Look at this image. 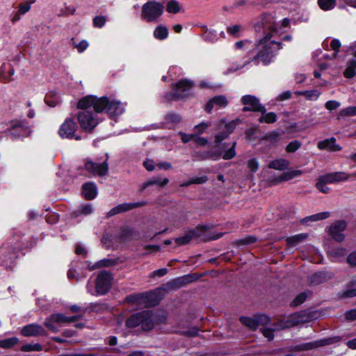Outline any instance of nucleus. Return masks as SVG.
<instances>
[{
    "instance_id": "obj_1",
    "label": "nucleus",
    "mask_w": 356,
    "mask_h": 356,
    "mask_svg": "<svg viewBox=\"0 0 356 356\" xmlns=\"http://www.w3.org/2000/svg\"><path fill=\"white\" fill-rule=\"evenodd\" d=\"M290 19L287 17L277 21L272 13L261 14L254 22L257 32H262L263 35L257 44V54L252 60L255 65L262 62L264 65L269 64L277 52L282 49V41H291L292 37L286 35L282 38L286 29L290 27Z\"/></svg>"
},
{
    "instance_id": "obj_2",
    "label": "nucleus",
    "mask_w": 356,
    "mask_h": 356,
    "mask_svg": "<svg viewBox=\"0 0 356 356\" xmlns=\"http://www.w3.org/2000/svg\"><path fill=\"white\" fill-rule=\"evenodd\" d=\"M76 107L81 110L77 113L79 123L87 132H92L99 124L97 113H106L114 118L124 112V105L121 102L105 96H84L78 101Z\"/></svg>"
},
{
    "instance_id": "obj_3",
    "label": "nucleus",
    "mask_w": 356,
    "mask_h": 356,
    "mask_svg": "<svg viewBox=\"0 0 356 356\" xmlns=\"http://www.w3.org/2000/svg\"><path fill=\"white\" fill-rule=\"evenodd\" d=\"M211 227L209 225H200L193 229L187 231L184 236L179 237V245L188 244L192 240L197 241L200 239L206 242L211 240H216L222 236V233L206 234L207 231L210 229Z\"/></svg>"
},
{
    "instance_id": "obj_4",
    "label": "nucleus",
    "mask_w": 356,
    "mask_h": 356,
    "mask_svg": "<svg viewBox=\"0 0 356 356\" xmlns=\"http://www.w3.org/2000/svg\"><path fill=\"white\" fill-rule=\"evenodd\" d=\"M176 288L175 283H168L163 285L162 287L155 289L153 291L148 292L143 294H137L134 296H129L127 298L129 302H137L140 298L144 299L146 302H149L152 305H158L159 301L162 299L165 293H168Z\"/></svg>"
},
{
    "instance_id": "obj_5",
    "label": "nucleus",
    "mask_w": 356,
    "mask_h": 356,
    "mask_svg": "<svg viewBox=\"0 0 356 356\" xmlns=\"http://www.w3.org/2000/svg\"><path fill=\"white\" fill-rule=\"evenodd\" d=\"M164 9L163 3L155 0L147 1L142 6L141 19L147 23H156L163 15Z\"/></svg>"
},
{
    "instance_id": "obj_6",
    "label": "nucleus",
    "mask_w": 356,
    "mask_h": 356,
    "mask_svg": "<svg viewBox=\"0 0 356 356\" xmlns=\"http://www.w3.org/2000/svg\"><path fill=\"white\" fill-rule=\"evenodd\" d=\"M236 50L238 51V54H241L245 51L246 55L245 56L243 60L239 62L236 66H232L230 69H229L228 72H235L236 70L243 69L247 67L249 65H256L252 60L254 56H257V52L254 54L251 49L252 47L251 42L248 40H241L238 41L234 44ZM256 51H257V49L256 48Z\"/></svg>"
},
{
    "instance_id": "obj_7",
    "label": "nucleus",
    "mask_w": 356,
    "mask_h": 356,
    "mask_svg": "<svg viewBox=\"0 0 356 356\" xmlns=\"http://www.w3.org/2000/svg\"><path fill=\"white\" fill-rule=\"evenodd\" d=\"M152 314L150 310L135 313L126 321V325L134 328L140 325L143 330L149 331L154 327Z\"/></svg>"
},
{
    "instance_id": "obj_8",
    "label": "nucleus",
    "mask_w": 356,
    "mask_h": 356,
    "mask_svg": "<svg viewBox=\"0 0 356 356\" xmlns=\"http://www.w3.org/2000/svg\"><path fill=\"white\" fill-rule=\"evenodd\" d=\"M341 339V337L337 336L333 337H329L314 342H309L302 343L294 347H291L289 350L291 351H304L312 350L318 347L325 346L327 345L332 344L340 341Z\"/></svg>"
},
{
    "instance_id": "obj_9",
    "label": "nucleus",
    "mask_w": 356,
    "mask_h": 356,
    "mask_svg": "<svg viewBox=\"0 0 356 356\" xmlns=\"http://www.w3.org/2000/svg\"><path fill=\"white\" fill-rule=\"evenodd\" d=\"M108 157L102 163L86 160L84 164L85 170L94 176L104 177L108 172Z\"/></svg>"
},
{
    "instance_id": "obj_10",
    "label": "nucleus",
    "mask_w": 356,
    "mask_h": 356,
    "mask_svg": "<svg viewBox=\"0 0 356 356\" xmlns=\"http://www.w3.org/2000/svg\"><path fill=\"white\" fill-rule=\"evenodd\" d=\"M112 277L106 271H101L97 277L95 284V291L98 295H104L111 289Z\"/></svg>"
},
{
    "instance_id": "obj_11",
    "label": "nucleus",
    "mask_w": 356,
    "mask_h": 356,
    "mask_svg": "<svg viewBox=\"0 0 356 356\" xmlns=\"http://www.w3.org/2000/svg\"><path fill=\"white\" fill-rule=\"evenodd\" d=\"M78 128L77 124L71 118H67L61 124L59 129V135L64 138H73L79 140L81 139L79 136H75V131Z\"/></svg>"
},
{
    "instance_id": "obj_12",
    "label": "nucleus",
    "mask_w": 356,
    "mask_h": 356,
    "mask_svg": "<svg viewBox=\"0 0 356 356\" xmlns=\"http://www.w3.org/2000/svg\"><path fill=\"white\" fill-rule=\"evenodd\" d=\"M241 102L245 106L243 111L260 112L262 114L266 113V108L259 103V100L252 95H245L241 98Z\"/></svg>"
},
{
    "instance_id": "obj_13",
    "label": "nucleus",
    "mask_w": 356,
    "mask_h": 356,
    "mask_svg": "<svg viewBox=\"0 0 356 356\" xmlns=\"http://www.w3.org/2000/svg\"><path fill=\"white\" fill-rule=\"evenodd\" d=\"M346 227L347 224L345 220H337L330 226L329 234L334 241L341 242L344 240V235L342 232Z\"/></svg>"
},
{
    "instance_id": "obj_14",
    "label": "nucleus",
    "mask_w": 356,
    "mask_h": 356,
    "mask_svg": "<svg viewBox=\"0 0 356 356\" xmlns=\"http://www.w3.org/2000/svg\"><path fill=\"white\" fill-rule=\"evenodd\" d=\"M8 133L14 138L24 137L29 134V129L22 122L13 120L8 129Z\"/></svg>"
},
{
    "instance_id": "obj_15",
    "label": "nucleus",
    "mask_w": 356,
    "mask_h": 356,
    "mask_svg": "<svg viewBox=\"0 0 356 356\" xmlns=\"http://www.w3.org/2000/svg\"><path fill=\"white\" fill-rule=\"evenodd\" d=\"M55 323L60 325L68 323L67 316L60 313L53 314L46 318L44 321V325L49 330H50L53 332H57L58 331V329L56 325H54Z\"/></svg>"
},
{
    "instance_id": "obj_16",
    "label": "nucleus",
    "mask_w": 356,
    "mask_h": 356,
    "mask_svg": "<svg viewBox=\"0 0 356 356\" xmlns=\"http://www.w3.org/2000/svg\"><path fill=\"white\" fill-rule=\"evenodd\" d=\"M146 202L144 201L138 202H129V203H122L120 204L118 206L113 208L108 213V215L109 216H114L120 213L126 212L130 210H132L137 207H140L145 206Z\"/></svg>"
},
{
    "instance_id": "obj_17",
    "label": "nucleus",
    "mask_w": 356,
    "mask_h": 356,
    "mask_svg": "<svg viewBox=\"0 0 356 356\" xmlns=\"http://www.w3.org/2000/svg\"><path fill=\"white\" fill-rule=\"evenodd\" d=\"M228 101L224 95H217L211 98L205 105V111L211 113L213 108H225L227 106Z\"/></svg>"
},
{
    "instance_id": "obj_18",
    "label": "nucleus",
    "mask_w": 356,
    "mask_h": 356,
    "mask_svg": "<svg viewBox=\"0 0 356 356\" xmlns=\"http://www.w3.org/2000/svg\"><path fill=\"white\" fill-rule=\"evenodd\" d=\"M35 2V0H28L24 3H19L17 10L11 19V22L15 24L20 20L21 16L27 13L31 8V5Z\"/></svg>"
},
{
    "instance_id": "obj_19",
    "label": "nucleus",
    "mask_w": 356,
    "mask_h": 356,
    "mask_svg": "<svg viewBox=\"0 0 356 356\" xmlns=\"http://www.w3.org/2000/svg\"><path fill=\"white\" fill-rule=\"evenodd\" d=\"M46 334L44 328L38 324H29L22 330V334L24 337H36Z\"/></svg>"
},
{
    "instance_id": "obj_20",
    "label": "nucleus",
    "mask_w": 356,
    "mask_h": 356,
    "mask_svg": "<svg viewBox=\"0 0 356 356\" xmlns=\"http://www.w3.org/2000/svg\"><path fill=\"white\" fill-rule=\"evenodd\" d=\"M327 184L337 183L341 181L346 180L347 176L344 172H336L326 174L320 177Z\"/></svg>"
},
{
    "instance_id": "obj_21",
    "label": "nucleus",
    "mask_w": 356,
    "mask_h": 356,
    "mask_svg": "<svg viewBox=\"0 0 356 356\" xmlns=\"http://www.w3.org/2000/svg\"><path fill=\"white\" fill-rule=\"evenodd\" d=\"M333 277L332 273L328 272H317L312 274L309 278L311 284L318 285L330 280Z\"/></svg>"
},
{
    "instance_id": "obj_22",
    "label": "nucleus",
    "mask_w": 356,
    "mask_h": 356,
    "mask_svg": "<svg viewBox=\"0 0 356 356\" xmlns=\"http://www.w3.org/2000/svg\"><path fill=\"white\" fill-rule=\"evenodd\" d=\"M177 67L172 66L169 68L167 76H163V81H170L171 89H178V79L176 75Z\"/></svg>"
},
{
    "instance_id": "obj_23",
    "label": "nucleus",
    "mask_w": 356,
    "mask_h": 356,
    "mask_svg": "<svg viewBox=\"0 0 356 356\" xmlns=\"http://www.w3.org/2000/svg\"><path fill=\"white\" fill-rule=\"evenodd\" d=\"M82 193L87 200L94 199L97 194L96 185L92 182L83 184L82 186Z\"/></svg>"
},
{
    "instance_id": "obj_24",
    "label": "nucleus",
    "mask_w": 356,
    "mask_h": 356,
    "mask_svg": "<svg viewBox=\"0 0 356 356\" xmlns=\"http://www.w3.org/2000/svg\"><path fill=\"white\" fill-rule=\"evenodd\" d=\"M169 182V179L168 178H163L162 179L160 177H152L145 181L141 186L140 190L144 191L145 188H147L148 186H164Z\"/></svg>"
},
{
    "instance_id": "obj_25",
    "label": "nucleus",
    "mask_w": 356,
    "mask_h": 356,
    "mask_svg": "<svg viewBox=\"0 0 356 356\" xmlns=\"http://www.w3.org/2000/svg\"><path fill=\"white\" fill-rule=\"evenodd\" d=\"M335 138L326 139L318 143V147L321 149H328L330 151L335 152L341 149V147L335 144Z\"/></svg>"
},
{
    "instance_id": "obj_26",
    "label": "nucleus",
    "mask_w": 356,
    "mask_h": 356,
    "mask_svg": "<svg viewBox=\"0 0 356 356\" xmlns=\"http://www.w3.org/2000/svg\"><path fill=\"white\" fill-rule=\"evenodd\" d=\"M300 321V324H303L305 323H308L314 319L317 318L318 314L316 312H307V311H301L299 312H296Z\"/></svg>"
},
{
    "instance_id": "obj_27",
    "label": "nucleus",
    "mask_w": 356,
    "mask_h": 356,
    "mask_svg": "<svg viewBox=\"0 0 356 356\" xmlns=\"http://www.w3.org/2000/svg\"><path fill=\"white\" fill-rule=\"evenodd\" d=\"M44 102L48 106L54 107L59 103L60 97L56 90H49L45 95Z\"/></svg>"
},
{
    "instance_id": "obj_28",
    "label": "nucleus",
    "mask_w": 356,
    "mask_h": 356,
    "mask_svg": "<svg viewBox=\"0 0 356 356\" xmlns=\"http://www.w3.org/2000/svg\"><path fill=\"white\" fill-rule=\"evenodd\" d=\"M355 58L350 59L347 63V67L344 71V76L346 78H352L356 72V50L354 52Z\"/></svg>"
},
{
    "instance_id": "obj_29",
    "label": "nucleus",
    "mask_w": 356,
    "mask_h": 356,
    "mask_svg": "<svg viewBox=\"0 0 356 356\" xmlns=\"http://www.w3.org/2000/svg\"><path fill=\"white\" fill-rule=\"evenodd\" d=\"M15 74V70L13 67L8 65L6 66L5 64H3L1 69V78L4 81H9L10 80H13V76Z\"/></svg>"
},
{
    "instance_id": "obj_30",
    "label": "nucleus",
    "mask_w": 356,
    "mask_h": 356,
    "mask_svg": "<svg viewBox=\"0 0 356 356\" xmlns=\"http://www.w3.org/2000/svg\"><path fill=\"white\" fill-rule=\"evenodd\" d=\"M289 165V161L286 159H280L271 161L268 164V168L271 169L282 170L286 169Z\"/></svg>"
},
{
    "instance_id": "obj_31",
    "label": "nucleus",
    "mask_w": 356,
    "mask_h": 356,
    "mask_svg": "<svg viewBox=\"0 0 356 356\" xmlns=\"http://www.w3.org/2000/svg\"><path fill=\"white\" fill-rule=\"evenodd\" d=\"M239 321L243 325L252 331H255L258 327L255 317L250 318L248 316H241L240 317Z\"/></svg>"
},
{
    "instance_id": "obj_32",
    "label": "nucleus",
    "mask_w": 356,
    "mask_h": 356,
    "mask_svg": "<svg viewBox=\"0 0 356 356\" xmlns=\"http://www.w3.org/2000/svg\"><path fill=\"white\" fill-rule=\"evenodd\" d=\"M219 35L222 38H225V33L221 31L220 33H218L216 31L210 29L206 31L204 33V39L209 42L216 41L219 38Z\"/></svg>"
},
{
    "instance_id": "obj_33",
    "label": "nucleus",
    "mask_w": 356,
    "mask_h": 356,
    "mask_svg": "<svg viewBox=\"0 0 356 356\" xmlns=\"http://www.w3.org/2000/svg\"><path fill=\"white\" fill-rule=\"evenodd\" d=\"M312 292L306 291L298 294L295 299L291 302L290 306L292 307H296L297 306L303 303L309 295H311Z\"/></svg>"
},
{
    "instance_id": "obj_34",
    "label": "nucleus",
    "mask_w": 356,
    "mask_h": 356,
    "mask_svg": "<svg viewBox=\"0 0 356 356\" xmlns=\"http://www.w3.org/2000/svg\"><path fill=\"white\" fill-rule=\"evenodd\" d=\"M200 276L197 273H191L182 277H179V287L186 286L198 280Z\"/></svg>"
},
{
    "instance_id": "obj_35",
    "label": "nucleus",
    "mask_w": 356,
    "mask_h": 356,
    "mask_svg": "<svg viewBox=\"0 0 356 356\" xmlns=\"http://www.w3.org/2000/svg\"><path fill=\"white\" fill-rule=\"evenodd\" d=\"M168 29L162 25H159L156 27L154 31V36L158 40H163L168 37Z\"/></svg>"
},
{
    "instance_id": "obj_36",
    "label": "nucleus",
    "mask_w": 356,
    "mask_h": 356,
    "mask_svg": "<svg viewBox=\"0 0 356 356\" xmlns=\"http://www.w3.org/2000/svg\"><path fill=\"white\" fill-rule=\"evenodd\" d=\"M284 325L281 328H289L300 324L296 313L291 314L286 320L283 321Z\"/></svg>"
},
{
    "instance_id": "obj_37",
    "label": "nucleus",
    "mask_w": 356,
    "mask_h": 356,
    "mask_svg": "<svg viewBox=\"0 0 356 356\" xmlns=\"http://www.w3.org/2000/svg\"><path fill=\"white\" fill-rule=\"evenodd\" d=\"M307 237V234H301L287 238L286 243L290 246H295L300 241L305 240Z\"/></svg>"
},
{
    "instance_id": "obj_38",
    "label": "nucleus",
    "mask_w": 356,
    "mask_h": 356,
    "mask_svg": "<svg viewBox=\"0 0 356 356\" xmlns=\"http://www.w3.org/2000/svg\"><path fill=\"white\" fill-rule=\"evenodd\" d=\"M318 4L321 9L330 10L335 7L336 0H318Z\"/></svg>"
},
{
    "instance_id": "obj_39",
    "label": "nucleus",
    "mask_w": 356,
    "mask_h": 356,
    "mask_svg": "<svg viewBox=\"0 0 356 356\" xmlns=\"http://www.w3.org/2000/svg\"><path fill=\"white\" fill-rule=\"evenodd\" d=\"M277 121V115L273 112L265 113L259 118V122L273 123Z\"/></svg>"
},
{
    "instance_id": "obj_40",
    "label": "nucleus",
    "mask_w": 356,
    "mask_h": 356,
    "mask_svg": "<svg viewBox=\"0 0 356 356\" xmlns=\"http://www.w3.org/2000/svg\"><path fill=\"white\" fill-rule=\"evenodd\" d=\"M19 342L17 337H11L3 340H0V348H10L15 346Z\"/></svg>"
},
{
    "instance_id": "obj_41",
    "label": "nucleus",
    "mask_w": 356,
    "mask_h": 356,
    "mask_svg": "<svg viewBox=\"0 0 356 356\" xmlns=\"http://www.w3.org/2000/svg\"><path fill=\"white\" fill-rule=\"evenodd\" d=\"M92 211L93 208L92 207V204H86L80 205L78 209L76 211H74V213H76V216H79L80 214L89 215L92 213Z\"/></svg>"
},
{
    "instance_id": "obj_42",
    "label": "nucleus",
    "mask_w": 356,
    "mask_h": 356,
    "mask_svg": "<svg viewBox=\"0 0 356 356\" xmlns=\"http://www.w3.org/2000/svg\"><path fill=\"white\" fill-rule=\"evenodd\" d=\"M257 238L254 236H248L243 238H241L234 241V244L237 246L248 245L255 243Z\"/></svg>"
},
{
    "instance_id": "obj_43",
    "label": "nucleus",
    "mask_w": 356,
    "mask_h": 356,
    "mask_svg": "<svg viewBox=\"0 0 356 356\" xmlns=\"http://www.w3.org/2000/svg\"><path fill=\"white\" fill-rule=\"evenodd\" d=\"M302 174V171L296 170H292L289 172H283L280 176L281 179H282V181H288L290 180L297 176H299Z\"/></svg>"
},
{
    "instance_id": "obj_44",
    "label": "nucleus",
    "mask_w": 356,
    "mask_h": 356,
    "mask_svg": "<svg viewBox=\"0 0 356 356\" xmlns=\"http://www.w3.org/2000/svg\"><path fill=\"white\" fill-rule=\"evenodd\" d=\"M199 328L197 326H194L186 330H182L179 331V334L186 336L187 337H194L197 335Z\"/></svg>"
},
{
    "instance_id": "obj_45",
    "label": "nucleus",
    "mask_w": 356,
    "mask_h": 356,
    "mask_svg": "<svg viewBox=\"0 0 356 356\" xmlns=\"http://www.w3.org/2000/svg\"><path fill=\"white\" fill-rule=\"evenodd\" d=\"M114 264L115 262L113 260L104 259L95 262L92 267H90V268H100L102 267H108L114 265Z\"/></svg>"
},
{
    "instance_id": "obj_46",
    "label": "nucleus",
    "mask_w": 356,
    "mask_h": 356,
    "mask_svg": "<svg viewBox=\"0 0 356 356\" xmlns=\"http://www.w3.org/2000/svg\"><path fill=\"white\" fill-rule=\"evenodd\" d=\"M243 30V28L241 25L239 24H235L233 26H227V33L234 36V37H238L240 35V33Z\"/></svg>"
},
{
    "instance_id": "obj_47",
    "label": "nucleus",
    "mask_w": 356,
    "mask_h": 356,
    "mask_svg": "<svg viewBox=\"0 0 356 356\" xmlns=\"http://www.w3.org/2000/svg\"><path fill=\"white\" fill-rule=\"evenodd\" d=\"M302 145L301 142L298 140H294L290 142L286 147V151L289 153L295 152L298 150Z\"/></svg>"
},
{
    "instance_id": "obj_48",
    "label": "nucleus",
    "mask_w": 356,
    "mask_h": 356,
    "mask_svg": "<svg viewBox=\"0 0 356 356\" xmlns=\"http://www.w3.org/2000/svg\"><path fill=\"white\" fill-rule=\"evenodd\" d=\"M236 145V142L234 141L232 143V147L230 148H229L227 151H225V153L223 154V155H222L223 159L229 160L236 156V151H235Z\"/></svg>"
},
{
    "instance_id": "obj_49",
    "label": "nucleus",
    "mask_w": 356,
    "mask_h": 356,
    "mask_svg": "<svg viewBox=\"0 0 356 356\" xmlns=\"http://www.w3.org/2000/svg\"><path fill=\"white\" fill-rule=\"evenodd\" d=\"M106 22V18L104 15L95 16L92 19L93 26L96 28H102Z\"/></svg>"
},
{
    "instance_id": "obj_50",
    "label": "nucleus",
    "mask_w": 356,
    "mask_h": 356,
    "mask_svg": "<svg viewBox=\"0 0 356 356\" xmlns=\"http://www.w3.org/2000/svg\"><path fill=\"white\" fill-rule=\"evenodd\" d=\"M21 350L24 352L40 351L42 350V347L39 343L26 344L22 346Z\"/></svg>"
},
{
    "instance_id": "obj_51",
    "label": "nucleus",
    "mask_w": 356,
    "mask_h": 356,
    "mask_svg": "<svg viewBox=\"0 0 356 356\" xmlns=\"http://www.w3.org/2000/svg\"><path fill=\"white\" fill-rule=\"evenodd\" d=\"M257 327L259 325H266L270 323V318L264 314H259L254 316Z\"/></svg>"
},
{
    "instance_id": "obj_52",
    "label": "nucleus",
    "mask_w": 356,
    "mask_h": 356,
    "mask_svg": "<svg viewBox=\"0 0 356 356\" xmlns=\"http://www.w3.org/2000/svg\"><path fill=\"white\" fill-rule=\"evenodd\" d=\"M166 10L170 13H178V2L172 0L167 3Z\"/></svg>"
},
{
    "instance_id": "obj_53",
    "label": "nucleus",
    "mask_w": 356,
    "mask_h": 356,
    "mask_svg": "<svg viewBox=\"0 0 356 356\" xmlns=\"http://www.w3.org/2000/svg\"><path fill=\"white\" fill-rule=\"evenodd\" d=\"M316 188L323 193H328L330 191V188L327 186V184L323 181V180L319 177L318 181L316 184Z\"/></svg>"
},
{
    "instance_id": "obj_54",
    "label": "nucleus",
    "mask_w": 356,
    "mask_h": 356,
    "mask_svg": "<svg viewBox=\"0 0 356 356\" xmlns=\"http://www.w3.org/2000/svg\"><path fill=\"white\" fill-rule=\"evenodd\" d=\"M339 296L341 299L353 298L356 296V289H348L339 293Z\"/></svg>"
},
{
    "instance_id": "obj_55",
    "label": "nucleus",
    "mask_w": 356,
    "mask_h": 356,
    "mask_svg": "<svg viewBox=\"0 0 356 356\" xmlns=\"http://www.w3.org/2000/svg\"><path fill=\"white\" fill-rule=\"evenodd\" d=\"M207 180V177H197V178H195V179H191V181H188V182L182 183V184H180L179 186H189V185H190V184H203V183H204Z\"/></svg>"
},
{
    "instance_id": "obj_56",
    "label": "nucleus",
    "mask_w": 356,
    "mask_h": 356,
    "mask_svg": "<svg viewBox=\"0 0 356 356\" xmlns=\"http://www.w3.org/2000/svg\"><path fill=\"white\" fill-rule=\"evenodd\" d=\"M280 137V134L277 131L270 132L262 138V140H268L270 142H276Z\"/></svg>"
},
{
    "instance_id": "obj_57",
    "label": "nucleus",
    "mask_w": 356,
    "mask_h": 356,
    "mask_svg": "<svg viewBox=\"0 0 356 356\" xmlns=\"http://www.w3.org/2000/svg\"><path fill=\"white\" fill-rule=\"evenodd\" d=\"M168 269L165 268H160V269L152 271L149 274V277L151 278H154L156 277H163L165 275H166L168 273Z\"/></svg>"
},
{
    "instance_id": "obj_58",
    "label": "nucleus",
    "mask_w": 356,
    "mask_h": 356,
    "mask_svg": "<svg viewBox=\"0 0 356 356\" xmlns=\"http://www.w3.org/2000/svg\"><path fill=\"white\" fill-rule=\"evenodd\" d=\"M263 333L264 336L268 339L272 341L274 338L273 330L271 327H263L260 330Z\"/></svg>"
},
{
    "instance_id": "obj_59",
    "label": "nucleus",
    "mask_w": 356,
    "mask_h": 356,
    "mask_svg": "<svg viewBox=\"0 0 356 356\" xmlns=\"http://www.w3.org/2000/svg\"><path fill=\"white\" fill-rule=\"evenodd\" d=\"M330 47L334 51L332 54L333 57H335L337 55V53L339 51V47H341V42L337 39H333L330 42Z\"/></svg>"
},
{
    "instance_id": "obj_60",
    "label": "nucleus",
    "mask_w": 356,
    "mask_h": 356,
    "mask_svg": "<svg viewBox=\"0 0 356 356\" xmlns=\"http://www.w3.org/2000/svg\"><path fill=\"white\" fill-rule=\"evenodd\" d=\"M179 89H181V88H193V87L196 86L193 81H191L190 80H188V79H181V80H179Z\"/></svg>"
},
{
    "instance_id": "obj_61",
    "label": "nucleus",
    "mask_w": 356,
    "mask_h": 356,
    "mask_svg": "<svg viewBox=\"0 0 356 356\" xmlns=\"http://www.w3.org/2000/svg\"><path fill=\"white\" fill-rule=\"evenodd\" d=\"M229 132H226L225 131H222L221 132H220L219 134H218L216 136H215V142L217 143V144H219L223 140H225V138H227L228 136H229Z\"/></svg>"
},
{
    "instance_id": "obj_62",
    "label": "nucleus",
    "mask_w": 356,
    "mask_h": 356,
    "mask_svg": "<svg viewBox=\"0 0 356 356\" xmlns=\"http://www.w3.org/2000/svg\"><path fill=\"white\" fill-rule=\"evenodd\" d=\"M248 167L250 171L254 172L258 170L259 164L255 159H251L248 162Z\"/></svg>"
},
{
    "instance_id": "obj_63",
    "label": "nucleus",
    "mask_w": 356,
    "mask_h": 356,
    "mask_svg": "<svg viewBox=\"0 0 356 356\" xmlns=\"http://www.w3.org/2000/svg\"><path fill=\"white\" fill-rule=\"evenodd\" d=\"M341 115L349 116L356 115V106L348 107L341 111Z\"/></svg>"
},
{
    "instance_id": "obj_64",
    "label": "nucleus",
    "mask_w": 356,
    "mask_h": 356,
    "mask_svg": "<svg viewBox=\"0 0 356 356\" xmlns=\"http://www.w3.org/2000/svg\"><path fill=\"white\" fill-rule=\"evenodd\" d=\"M143 165L148 171H153L156 168V164L152 159H147L143 162Z\"/></svg>"
}]
</instances>
